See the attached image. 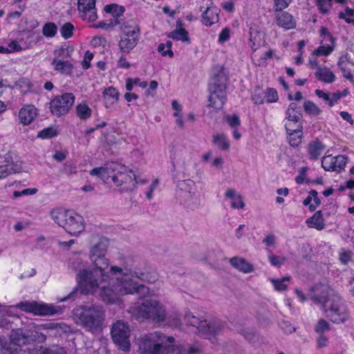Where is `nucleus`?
I'll use <instances>...</instances> for the list:
<instances>
[{"label": "nucleus", "instance_id": "1", "mask_svg": "<svg viewBox=\"0 0 354 354\" xmlns=\"http://www.w3.org/2000/svg\"><path fill=\"white\" fill-rule=\"evenodd\" d=\"M109 247V240L105 237L91 247V268L80 270L77 274L81 292L93 295L99 291L101 299L109 304H119L124 295L148 294L149 288L140 282L153 283L157 279L156 274L150 275L127 263L111 266L106 257Z\"/></svg>", "mask_w": 354, "mask_h": 354}, {"label": "nucleus", "instance_id": "2", "mask_svg": "<svg viewBox=\"0 0 354 354\" xmlns=\"http://www.w3.org/2000/svg\"><path fill=\"white\" fill-rule=\"evenodd\" d=\"M129 312L137 319H149L155 324H160L167 319L169 323L174 326L180 324V316L175 313L171 320V316H167L166 309L162 303L156 298L149 297L142 303H136L130 308Z\"/></svg>", "mask_w": 354, "mask_h": 354}, {"label": "nucleus", "instance_id": "3", "mask_svg": "<svg viewBox=\"0 0 354 354\" xmlns=\"http://www.w3.org/2000/svg\"><path fill=\"white\" fill-rule=\"evenodd\" d=\"M77 324L92 333H100L105 319V310L99 305L80 306L73 310Z\"/></svg>", "mask_w": 354, "mask_h": 354}, {"label": "nucleus", "instance_id": "4", "mask_svg": "<svg viewBox=\"0 0 354 354\" xmlns=\"http://www.w3.org/2000/svg\"><path fill=\"white\" fill-rule=\"evenodd\" d=\"M173 337H167L160 332L145 335L139 344V354H180L178 347L171 344Z\"/></svg>", "mask_w": 354, "mask_h": 354}, {"label": "nucleus", "instance_id": "5", "mask_svg": "<svg viewBox=\"0 0 354 354\" xmlns=\"http://www.w3.org/2000/svg\"><path fill=\"white\" fill-rule=\"evenodd\" d=\"M50 214L55 223L72 235H78L84 230L83 217L73 210L55 208Z\"/></svg>", "mask_w": 354, "mask_h": 354}, {"label": "nucleus", "instance_id": "6", "mask_svg": "<svg viewBox=\"0 0 354 354\" xmlns=\"http://www.w3.org/2000/svg\"><path fill=\"white\" fill-rule=\"evenodd\" d=\"M185 320L191 326L198 328L199 333L204 338L209 339L213 344L217 343V336L224 328V324L218 320H201L200 317L194 316L190 312L185 315Z\"/></svg>", "mask_w": 354, "mask_h": 354}, {"label": "nucleus", "instance_id": "7", "mask_svg": "<svg viewBox=\"0 0 354 354\" xmlns=\"http://www.w3.org/2000/svg\"><path fill=\"white\" fill-rule=\"evenodd\" d=\"M323 307L326 317L334 324H344L350 319L349 310L343 299L337 295L330 296Z\"/></svg>", "mask_w": 354, "mask_h": 354}, {"label": "nucleus", "instance_id": "8", "mask_svg": "<svg viewBox=\"0 0 354 354\" xmlns=\"http://www.w3.org/2000/svg\"><path fill=\"white\" fill-rule=\"evenodd\" d=\"M226 86L224 77L215 76L210 80L209 85L208 106L214 109L223 108L226 99Z\"/></svg>", "mask_w": 354, "mask_h": 354}, {"label": "nucleus", "instance_id": "9", "mask_svg": "<svg viewBox=\"0 0 354 354\" xmlns=\"http://www.w3.org/2000/svg\"><path fill=\"white\" fill-rule=\"evenodd\" d=\"M111 178L117 186L124 185V189L126 190H132L136 187V175L131 169L117 162H111Z\"/></svg>", "mask_w": 354, "mask_h": 354}, {"label": "nucleus", "instance_id": "10", "mask_svg": "<svg viewBox=\"0 0 354 354\" xmlns=\"http://www.w3.org/2000/svg\"><path fill=\"white\" fill-rule=\"evenodd\" d=\"M53 56L50 63L53 71L62 75H71L74 66L70 59L71 53L68 48L62 46L53 51Z\"/></svg>", "mask_w": 354, "mask_h": 354}, {"label": "nucleus", "instance_id": "11", "mask_svg": "<svg viewBox=\"0 0 354 354\" xmlns=\"http://www.w3.org/2000/svg\"><path fill=\"white\" fill-rule=\"evenodd\" d=\"M122 34L118 42L120 50L123 53H129L138 44L140 39V28L134 25H125L122 28Z\"/></svg>", "mask_w": 354, "mask_h": 354}, {"label": "nucleus", "instance_id": "12", "mask_svg": "<svg viewBox=\"0 0 354 354\" xmlns=\"http://www.w3.org/2000/svg\"><path fill=\"white\" fill-rule=\"evenodd\" d=\"M177 187V197L180 203L187 207L198 205L196 186L194 180L191 179L180 180L178 183Z\"/></svg>", "mask_w": 354, "mask_h": 354}, {"label": "nucleus", "instance_id": "13", "mask_svg": "<svg viewBox=\"0 0 354 354\" xmlns=\"http://www.w3.org/2000/svg\"><path fill=\"white\" fill-rule=\"evenodd\" d=\"M32 339L28 330H12L10 335V343L7 346H3L6 354H21V347L29 344Z\"/></svg>", "mask_w": 354, "mask_h": 354}, {"label": "nucleus", "instance_id": "14", "mask_svg": "<svg viewBox=\"0 0 354 354\" xmlns=\"http://www.w3.org/2000/svg\"><path fill=\"white\" fill-rule=\"evenodd\" d=\"M15 307L26 312L32 313L35 315L47 316L53 315L59 313V307L50 304H40L37 301H21Z\"/></svg>", "mask_w": 354, "mask_h": 354}, {"label": "nucleus", "instance_id": "15", "mask_svg": "<svg viewBox=\"0 0 354 354\" xmlns=\"http://www.w3.org/2000/svg\"><path fill=\"white\" fill-rule=\"evenodd\" d=\"M75 100V95L71 93H65L55 97L50 102V112L57 117L65 115L72 108Z\"/></svg>", "mask_w": 354, "mask_h": 354}, {"label": "nucleus", "instance_id": "16", "mask_svg": "<svg viewBox=\"0 0 354 354\" xmlns=\"http://www.w3.org/2000/svg\"><path fill=\"white\" fill-rule=\"evenodd\" d=\"M129 326L122 321L115 323L111 328V336L114 343L122 351H128L131 344Z\"/></svg>", "mask_w": 354, "mask_h": 354}, {"label": "nucleus", "instance_id": "17", "mask_svg": "<svg viewBox=\"0 0 354 354\" xmlns=\"http://www.w3.org/2000/svg\"><path fill=\"white\" fill-rule=\"evenodd\" d=\"M348 158L344 155H326L322 159V167L325 171H340L344 169Z\"/></svg>", "mask_w": 354, "mask_h": 354}, {"label": "nucleus", "instance_id": "18", "mask_svg": "<svg viewBox=\"0 0 354 354\" xmlns=\"http://www.w3.org/2000/svg\"><path fill=\"white\" fill-rule=\"evenodd\" d=\"M95 3L96 0H77V10L84 20L93 22L97 19Z\"/></svg>", "mask_w": 354, "mask_h": 354}, {"label": "nucleus", "instance_id": "19", "mask_svg": "<svg viewBox=\"0 0 354 354\" xmlns=\"http://www.w3.org/2000/svg\"><path fill=\"white\" fill-rule=\"evenodd\" d=\"M343 77L354 85V62L350 55L345 53L341 55L337 63Z\"/></svg>", "mask_w": 354, "mask_h": 354}, {"label": "nucleus", "instance_id": "20", "mask_svg": "<svg viewBox=\"0 0 354 354\" xmlns=\"http://www.w3.org/2000/svg\"><path fill=\"white\" fill-rule=\"evenodd\" d=\"M278 99L277 92L274 88H268L265 92L257 88L252 95V100L256 104H261L265 102L273 103L276 102Z\"/></svg>", "mask_w": 354, "mask_h": 354}, {"label": "nucleus", "instance_id": "21", "mask_svg": "<svg viewBox=\"0 0 354 354\" xmlns=\"http://www.w3.org/2000/svg\"><path fill=\"white\" fill-rule=\"evenodd\" d=\"M225 197L228 201L232 209H242L245 206L243 196L232 188L226 189Z\"/></svg>", "mask_w": 354, "mask_h": 354}, {"label": "nucleus", "instance_id": "22", "mask_svg": "<svg viewBox=\"0 0 354 354\" xmlns=\"http://www.w3.org/2000/svg\"><path fill=\"white\" fill-rule=\"evenodd\" d=\"M220 10L216 6L207 7L201 15L202 24L207 27L219 21Z\"/></svg>", "mask_w": 354, "mask_h": 354}, {"label": "nucleus", "instance_id": "23", "mask_svg": "<svg viewBox=\"0 0 354 354\" xmlns=\"http://www.w3.org/2000/svg\"><path fill=\"white\" fill-rule=\"evenodd\" d=\"M37 108L33 105H26L19 112V120L24 125L30 124L37 117Z\"/></svg>", "mask_w": 354, "mask_h": 354}, {"label": "nucleus", "instance_id": "24", "mask_svg": "<svg viewBox=\"0 0 354 354\" xmlns=\"http://www.w3.org/2000/svg\"><path fill=\"white\" fill-rule=\"evenodd\" d=\"M276 23L280 28L286 30L293 29L296 27V21L293 16L287 12L276 15Z\"/></svg>", "mask_w": 354, "mask_h": 354}, {"label": "nucleus", "instance_id": "25", "mask_svg": "<svg viewBox=\"0 0 354 354\" xmlns=\"http://www.w3.org/2000/svg\"><path fill=\"white\" fill-rule=\"evenodd\" d=\"M325 149V145L319 140L310 142L307 146V152L310 160H317Z\"/></svg>", "mask_w": 354, "mask_h": 354}, {"label": "nucleus", "instance_id": "26", "mask_svg": "<svg viewBox=\"0 0 354 354\" xmlns=\"http://www.w3.org/2000/svg\"><path fill=\"white\" fill-rule=\"evenodd\" d=\"M231 265L239 271L248 274L253 272V266L246 259L241 257H232L230 259Z\"/></svg>", "mask_w": 354, "mask_h": 354}, {"label": "nucleus", "instance_id": "27", "mask_svg": "<svg viewBox=\"0 0 354 354\" xmlns=\"http://www.w3.org/2000/svg\"><path fill=\"white\" fill-rule=\"evenodd\" d=\"M120 93L113 86H109L103 91L104 103L106 108L112 107L119 100Z\"/></svg>", "mask_w": 354, "mask_h": 354}, {"label": "nucleus", "instance_id": "28", "mask_svg": "<svg viewBox=\"0 0 354 354\" xmlns=\"http://www.w3.org/2000/svg\"><path fill=\"white\" fill-rule=\"evenodd\" d=\"M168 37L178 41L189 42L188 32L184 28L181 21H178L176 28L167 35Z\"/></svg>", "mask_w": 354, "mask_h": 354}, {"label": "nucleus", "instance_id": "29", "mask_svg": "<svg viewBox=\"0 0 354 354\" xmlns=\"http://www.w3.org/2000/svg\"><path fill=\"white\" fill-rule=\"evenodd\" d=\"M315 76L319 80L328 84L333 82L335 79L333 72L327 67L317 66Z\"/></svg>", "mask_w": 354, "mask_h": 354}, {"label": "nucleus", "instance_id": "30", "mask_svg": "<svg viewBox=\"0 0 354 354\" xmlns=\"http://www.w3.org/2000/svg\"><path fill=\"white\" fill-rule=\"evenodd\" d=\"M300 108L295 102L290 103L285 113V121L299 122L301 120Z\"/></svg>", "mask_w": 354, "mask_h": 354}, {"label": "nucleus", "instance_id": "31", "mask_svg": "<svg viewBox=\"0 0 354 354\" xmlns=\"http://www.w3.org/2000/svg\"><path fill=\"white\" fill-rule=\"evenodd\" d=\"M92 112L91 108L84 100L77 104L75 107L76 115L82 120H86L90 118L92 115Z\"/></svg>", "mask_w": 354, "mask_h": 354}, {"label": "nucleus", "instance_id": "32", "mask_svg": "<svg viewBox=\"0 0 354 354\" xmlns=\"http://www.w3.org/2000/svg\"><path fill=\"white\" fill-rule=\"evenodd\" d=\"M212 143L221 151H228L230 148V142L226 135L216 133L212 137Z\"/></svg>", "mask_w": 354, "mask_h": 354}, {"label": "nucleus", "instance_id": "33", "mask_svg": "<svg viewBox=\"0 0 354 354\" xmlns=\"http://www.w3.org/2000/svg\"><path fill=\"white\" fill-rule=\"evenodd\" d=\"M5 164L0 165V179L6 178L8 176L18 171L19 168L12 161L8 160L7 158Z\"/></svg>", "mask_w": 354, "mask_h": 354}, {"label": "nucleus", "instance_id": "34", "mask_svg": "<svg viewBox=\"0 0 354 354\" xmlns=\"http://www.w3.org/2000/svg\"><path fill=\"white\" fill-rule=\"evenodd\" d=\"M306 223L309 227L315 228L318 230H322L325 224L322 212L320 211L315 212L312 217L306 220Z\"/></svg>", "mask_w": 354, "mask_h": 354}, {"label": "nucleus", "instance_id": "35", "mask_svg": "<svg viewBox=\"0 0 354 354\" xmlns=\"http://www.w3.org/2000/svg\"><path fill=\"white\" fill-rule=\"evenodd\" d=\"M111 162L106 165L102 167H95L90 171V174L91 176H97L100 177L101 178H111L112 174V169H111Z\"/></svg>", "mask_w": 354, "mask_h": 354}, {"label": "nucleus", "instance_id": "36", "mask_svg": "<svg viewBox=\"0 0 354 354\" xmlns=\"http://www.w3.org/2000/svg\"><path fill=\"white\" fill-rule=\"evenodd\" d=\"M335 48V42L331 43L330 45H321L317 49H315L313 53V57H319V56H325L327 57L330 55L334 50Z\"/></svg>", "mask_w": 354, "mask_h": 354}, {"label": "nucleus", "instance_id": "37", "mask_svg": "<svg viewBox=\"0 0 354 354\" xmlns=\"http://www.w3.org/2000/svg\"><path fill=\"white\" fill-rule=\"evenodd\" d=\"M288 140L292 147H298L303 138V131L301 128L297 129L296 132L288 133Z\"/></svg>", "mask_w": 354, "mask_h": 354}, {"label": "nucleus", "instance_id": "38", "mask_svg": "<svg viewBox=\"0 0 354 354\" xmlns=\"http://www.w3.org/2000/svg\"><path fill=\"white\" fill-rule=\"evenodd\" d=\"M270 281L273 285L275 290L283 291L288 288V282L290 281V277H284L281 279H270Z\"/></svg>", "mask_w": 354, "mask_h": 354}, {"label": "nucleus", "instance_id": "39", "mask_svg": "<svg viewBox=\"0 0 354 354\" xmlns=\"http://www.w3.org/2000/svg\"><path fill=\"white\" fill-rule=\"evenodd\" d=\"M349 94L348 88H344L342 91H337L335 93L330 94L329 106H333L341 98L347 96Z\"/></svg>", "mask_w": 354, "mask_h": 354}, {"label": "nucleus", "instance_id": "40", "mask_svg": "<svg viewBox=\"0 0 354 354\" xmlns=\"http://www.w3.org/2000/svg\"><path fill=\"white\" fill-rule=\"evenodd\" d=\"M104 11L107 13L111 14L114 17H119L123 14L124 8V7L119 6L117 4H111L105 6Z\"/></svg>", "mask_w": 354, "mask_h": 354}, {"label": "nucleus", "instance_id": "41", "mask_svg": "<svg viewBox=\"0 0 354 354\" xmlns=\"http://www.w3.org/2000/svg\"><path fill=\"white\" fill-rule=\"evenodd\" d=\"M174 165H176L182 169H185L189 163V161H186L183 157V153L181 151H177L174 153L172 157Z\"/></svg>", "mask_w": 354, "mask_h": 354}, {"label": "nucleus", "instance_id": "42", "mask_svg": "<svg viewBox=\"0 0 354 354\" xmlns=\"http://www.w3.org/2000/svg\"><path fill=\"white\" fill-rule=\"evenodd\" d=\"M57 28L54 23L49 22L46 24L42 30L43 35L47 37H53L57 33Z\"/></svg>", "mask_w": 354, "mask_h": 354}, {"label": "nucleus", "instance_id": "43", "mask_svg": "<svg viewBox=\"0 0 354 354\" xmlns=\"http://www.w3.org/2000/svg\"><path fill=\"white\" fill-rule=\"evenodd\" d=\"M304 109L308 113L313 115H318L321 113V109L311 101L305 102Z\"/></svg>", "mask_w": 354, "mask_h": 354}, {"label": "nucleus", "instance_id": "44", "mask_svg": "<svg viewBox=\"0 0 354 354\" xmlns=\"http://www.w3.org/2000/svg\"><path fill=\"white\" fill-rule=\"evenodd\" d=\"M57 129L53 127L45 128L38 133V137L41 139H49L57 136Z\"/></svg>", "mask_w": 354, "mask_h": 354}, {"label": "nucleus", "instance_id": "45", "mask_svg": "<svg viewBox=\"0 0 354 354\" xmlns=\"http://www.w3.org/2000/svg\"><path fill=\"white\" fill-rule=\"evenodd\" d=\"M172 43L170 41H167L166 44H160L158 47V50L163 56H169L172 57L174 53L171 50Z\"/></svg>", "mask_w": 354, "mask_h": 354}, {"label": "nucleus", "instance_id": "46", "mask_svg": "<svg viewBox=\"0 0 354 354\" xmlns=\"http://www.w3.org/2000/svg\"><path fill=\"white\" fill-rule=\"evenodd\" d=\"M268 260L270 263V264L273 266H281L282 264H283L286 261V258L283 256H277L271 252L268 256Z\"/></svg>", "mask_w": 354, "mask_h": 354}, {"label": "nucleus", "instance_id": "47", "mask_svg": "<svg viewBox=\"0 0 354 354\" xmlns=\"http://www.w3.org/2000/svg\"><path fill=\"white\" fill-rule=\"evenodd\" d=\"M73 30H74L73 25L71 23L68 22V23H65L62 26V27L60 30V32H61L62 36L64 39H69L73 35Z\"/></svg>", "mask_w": 354, "mask_h": 354}, {"label": "nucleus", "instance_id": "48", "mask_svg": "<svg viewBox=\"0 0 354 354\" xmlns=\"http://www.w3.org/2000/svg\"><path fill=\"white\" fill-rule=\"evenodd\" d=\"M284 127L287 133L296 132V130H297V129H299V127H301V131H303V125L301 122V120L299 122L285 121Z\"/></svg>", "mask_w": 354, "mask_h": 354}, {"label": "nucleus", "instance_id": "49", "mask_svg": "<svg viewBox=\"0 0 354 354\" xmlns=\"http://www.w3.org/2000/svg\"><path fill=\"white\" fill-rule=\"evenodd\" d=\"M274 54V51L272 50H269L266 51L263 56H261L259 59L256 58V55L253 57V60L255 63V64L258 66H263L266 64V62L268 59H270L272 57V56Z\"/></svg>", "mask_w": 354, "mask_h": 354}, {"label": "nucleus", "instance_id": "50", "mask_svg": "<svg viewBox=\"0 0 354 354\" xmlns=\"http://www.w3.org/2000/svg\"><path fill=\"white\" fill-rule=\"evenodd\" d=\"M352 256L351 251L342 249L339 254V259L342 264L346 265L351 261Z\"/></svg>", "mask_w": 354, "mask_h": 354}, {"label": "nucleus", "instance_id": "51", "mask_svg": "<svg viewBox=\"0 0 354 354\" xmlns=\"http://www.w3.org/2000/svg\"><path fill=\"white\" fill-rule=\"evenodd\" d=\"M330 329V325L325 319H320L315 326V331L317 333H323Z\"/></svg>", "mask_w": 354, "mask_h": 354}, {"label": "nucleus", "instance_id": "52", "mask_svg": "<svg viewBox=\"0 0 354 354\" xmlns=\"http://www.w3.org/2000/svg\"><path fill=\"white\" fill-rule=\"evenodd\" d=\"M225 120L232 127H239L241 124L239 118L236 115H227L225 116Z\"/></svg>", "mask_w": 354, "mask_h": 354}, {"label": "nucleus", "instance_id": "53", "mask_svg": "<svg viewBox=\"0 0 354 354\" xmlns=\"http://www.w3.org/2000/svg\"><path fill=\"white\" fill-rule=\"evenodd\" d=\"M317 5L322 13H327L331 8L332 0H317Z\"/></svg>", "mask_w": 354, "mask_h": 354}, {"label": "nucleus", "instance_id": "54", "mask_svg": "<svg viewBox=\"0 0 354 354\" xmlns=\"http://www.w3.org/2000/svg\"><path fill=\"white\" fill-rule=\"evenodd\" d=\"M354 15V9L346 8L344 12H340L339 17L344 19L347 23H354V20L351 19V17Z\"/></svg>", "mask_w": 354, "mask_h": 354}, {"label": "nucleus", "instance_id": "55", "mask_svg": "<svg viewBox=\"0 0 354 354\" xmlns=\"http://www.w3.org/2000/svg\"><path fill=\"white\" fill-rule=\"evenodd\" d=\"M292 0H274V8L276 11L286 8Z\"/></svg>", "mask_w": 354, "mask_h": 354}, {"label": "nucleus", "instance_id": "56", "mask_svg": "<svg viewBox=\"0 0 354 354\" xmlns=\"http://www.w3.org/2000/svg\"><path fill=\"white\" fill-rule=\"evenodd\" d=\"M37 189L35 188L30 189H24V190L19 192V191H15L13 193L14 198H17L21 196H26V195H33L35 193H37Z\"/></svg>", "mask_w": 354, "mask_h": 354}, {"label": "nucleus", "instance_id": "57", "mask_svg": "<svg viewBox=\"0 0 354 354\" xmlns=\"http://www.w3.org/2000/svg\"><path fill=\"white\" fill-rule=\"evenodd\" d=\"M230 38V29L229 28H225L221 30L218 35V42L224 43L228 41Z\"/></svg>", "mask_w": 354, "mask_h": 354}, {"label": "nucleus", "instance_id": "58", "mask_svg": "<svg viewBox=\"0 0 354 354\" xmlns=\"http://www.w3.org/2000/svg\"><path fill=\"white\" fill-rule=\"evenodd\" d=\"M93 58V54L88 50L85 53L83 61L82 62V68L84 69H88L90 67V62Z\"/></svg>", "mask_w": 354, "mask_h": 354}, {"label": "nucleus", "instance_id": "59", "mask_svg": "<svg viewBox=\"0 0 354 354\" xmlns=\"http://www.w3.org/2000/svg\"><path fill=\"white\" fill-rule=\"evenodd\" d=\"M321 203L320 199L318 197V193L312 191V204H310V211H314Z\"/></svg>", "mask_w": 354, "mask_h": 354}, {"label": "nucleus", "instance_id": "60", "mask_svg": "<svg viewBox=\"0 0 354 354\" xmlns=\"http://www.w3.org/2000/svg\"><path fill=\"white\" fill-rule=\"evenodd\" d=\"M158 180L155 179L149 186V188L146 193V196L149 200H151L153 198V192L158 187Z\"/></svg>", "mask_w": 354, "mask_h": 354}, {"label": "nucleus", "instance_id": "61", "mask_svg": "<svg viewBox=\"0 0 354 354\" xmlns=\"http://www.w3.org/2000/svg\"><path fill=\"white\" fill-rule=\"evenodd\" d=\"M263 243L268 247L274 246L276 236L274 234H268L263 239Z\"/></svg>", "mask_w": 354, "mask_h": 354}, {"label": "nucleus", "instance_id": "62", "mask_svg": "<svg viewBox=\"0 0 354 354\" xmlns=\"http://www.w3.org/2000/svg\"><path fill=\"white\" fill-rule=\"evenodd\" d=\"M30 335H32V338L31 342L37 341L39 342H43L46 340V335L42 334L41 333H39L37 331H35V332L30 331Z\"/></svg>", "mask_w": 354, "mask_h": 354}, {"label": "nucleus", "instance_id": "63", "mask_svg": "<svg viewBox=\"0 0 354 354\" xmlns=\"http://www.w3.org/2000/svg\"><path fill=\"white\" fill-rule=\"evenodd\" d=\"M223 163V158L221 156H216L212 160V166L217 169H222Z\"/></svg>", "mask_w": 354, "mask_h": 354}, {"label": "nucleus", "instance_id": "64", "mask_svg": "<svg viewBox=\"0 0 354 354\" xmlns=\"http://www.w3.org/2000/svg\"><path fill=\"white\" fill-rule=\"evenodd\" d=\"M64 349L62 348H58L56 349L45 348L42 353V354H64Z\"/></svg>", "mask_w": 354, "mask_h": 354}]
</instances>
